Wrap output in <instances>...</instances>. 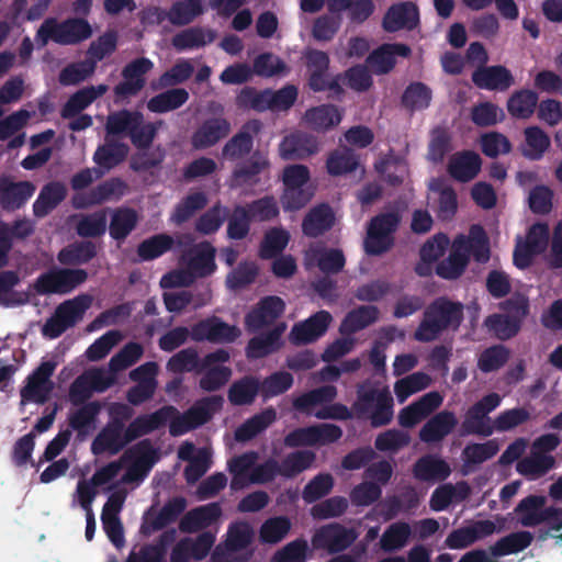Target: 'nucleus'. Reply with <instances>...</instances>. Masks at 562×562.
Wrapping results in <instances>:
<instances>
[{
  "mask_svg": "<svg viewBox=\"0 0 562 562\" xmlns=\"http://www.w3.org/2000/svg\"><path fill=\"white\" fill-rule=\"evenodd\" d=\"M463 321V304L445 296L435 299L424 311L423 319L414 333L419 342H430L448 329L457 330Z\"/></svg>",
  "mask_w": 562,
  "mask_h": 562,
  "instance_id": "nucleus-1",
  "label": "nucleus"
},
{
  "mask_svg": "<svg viewBox=\"0 0 562 562\" xmlns=\"http://www.w3.org/2000/svg\"><path fill=\"white\" fill-rule=\"evenodd\" d=\"M92 26L83 18L75 16L58 21L56 18H46L35 34L38 47L46 46L50 41L61 45H78L92 36Z\"/></svg>",
  "mask_w": 562,
  "mask_h": 562,
  "instance_id": "nucleus-2",
  "label": "nucleus"
},
{
  "mask_svg": "<svg viewBox=\"0 0 562 562\" xmlns=\"http://www.w3.org/2000/svg\"><path fill=\"white\" fill-rule=\"evenodd\" d=\"M224 398L221 395H211L198 400L183 414L179 412L170 418L169 434L172 437L182 436L209 423L213 415L223 407Z\"/></svg>",
  "mask_w": 562,
  "mask_h": 562,
  "instance_id": "nucleus-3",
  "label": "nucleus"
},
{
  "mask_svg": "<svg viewBox=\"0 0 562 562\" xmlns=\"http://www.w3.org/2000/svg\"><path fill=\"white\" fill-rule=\"evenodd\" d=\"M87 279L85 269L52 268L36 278L33 289L38 295L68 294Z\"/></svg>",
  "mask_w": 562,
  "mask_h": 562,
  "instance_id": "nucleus-4",
  "label": "nucleus"
},
{
  "mask_svg": "<svg viewBox=\"0 0 562 562\" xmlns=\"http://www.w3.org/2000/svg\"><path fill=\"white\" fill-rule=\"evenodd\" d=\"M400 223L401 216L397 212L380 213L372 217L363 244L366 252L380 256L389 251L394 245L393 234Z\"/></svg>",
  "mask_w": 562,
  "mask_h": 562,
  "instance_id": "nucleus-5",
  "label": "nucleus"
},
{
  "mask_svg": "<svg viewBox=\"0 0 562 562\" xmlns=\"http://www.w3.org/2000/svg\"><path fill=\"white\" fill-rule=\"evenodd\" d=\"M57 367L55 361H43L27 378L20 390L21 405L26 403L45 404L54 390L50 380Z\"/></svg>",
  "mask_w": 562,
  "mask_h": 562,
  "instance_id": "nucleus-6",
  "label": "nucleus"
},
{
  "mask_svg": "<svg viewBox=\"0 0 562 562\" xmlns=\"http://www.w3.org/2000/svg\"><path fill=\"white\" fill-rule=\"evenodd\" d=\"M154 67L147 57L136 58L122 69L123 81L119 82L113 92L116 99H126L137 95L146 85L145 75Z\"/></svg>",
  "mask_w": 562,
  "mask_h": 562,
  "instance_id": "nucleus-7",
  "label": "nucleus"
},
{
  "mask_svg": "<svg viewBox=\"0 0 562 562\" xmlns=\"http://www.w3.org/2000/svg\"><path fill=\"white\" fill-rule=\"evenodd\" d=\"M128 461H132V464L127 468L123 481L131 483L143 479L156 461V450L151 441L143 439L127 449L121 458V463Z\"/></svg>",
  "mask_w": 562,
  "mask_h": 562,
  "instance_id": "nucleus-8",
  "label": "nucleus"
},
{
  "mask_svg": "<svg viewBox=\"0 0 562 562\" xmlns=\"http://www.w3.org/2000/svg\"><path fill=\"white\" fill-rule=\"evenodd\" d=\"M285 311L284 301L277 295H268L259 300L257 305L246 314L245 326L249 333L272 325Z\"/></svg>",
  "mask_w": 562,
  "mask_h": 562,
  "instance_id": "nucleus-9",
  "label": "nucleus"
},
{
  "mask_svg": "<svg viewBox=\"0 0 562 562\" xmlns=\"http://www.w3.org/2000/svg\"><path fill=\"white\" fill-rule=\"evenodd\" d=\"M36 187L27 180L14 181L9 175L0 176V207L5 212L22 209L35 193Z\"/></svg>",
  "mask_w": 562,
  "mask_h": 562,
  "instance_id": "nucleus-10",
  "label": "nucleus"
},
{
  "mask_svg": "<svg viewBox=\"0 0 562 562\" xmlns=\"http://www.w3.org/2000/svg\"><path fill=\"white\" fill-rule=\"evenodd\" d=\"M497 531L496 525L490 519L474 520L469 525L453 529L445 540V547L461 550L471 547Z\"/></svg>",
  "mask_w": 562,
  "mask_h": 562,
  "instance_id": "nucleus-11",
  "label": "nucleus"
},
{
  "mask_svg": "<svg viewBox=\"0 0 562 562\" xmlns=\"http://www.w3.org/2000/svg\"><path fill=\"white\" fill-rule=\"evenodd\" d=\"M240 334L237 326L229 325L216 316L200 321L191 328V338L194 341L228 344L234 342Z\"/></svg>",
  "mask_w": 562,
  "mask_h": 562,
  "instance_id": "nucleus-12",
  "label": "nucleus"
},
{
  "mask_svg": "<svg viewBox=\"0 0 562 562\" xmlns=\"http://www.w3.org/2000/svg\"><path fill=\"white\" fill-rule=\"evenodd\" d=\"M357 538L358 532L353 528L333 522L319 528L313 542L316 548L325 549L329 553H339L348 549Z\"/></svg>",
  "mask_w": 562,
  "mask_h": 562,
  "instance_id": "nucleus-13",
  "label": "nucleus"
},
{
  "mask_svg": "<svg viewBox=\"0 0 562 562\" xmlns=\"http://www.w3.org/2000/svg\"><path fill=\"white\" fill-rule=\"evenodd\" d=\"M192 238L189 234H179L176 238L169 234L160 233L153 235L137 246L136 252L142 261L155 260L175 247L183 248L191 245Z\"/></svg>",
  "mask_w": 562,
  "mask_h": 562,
  "instance_id": "nucleus-14",
  "label": "nucleus"
},
{
  "mask_svg": "<svg viewBox=\"0 0 562 562\" xmlns=\"http://www.w3.org/2000/svg\"><path fill=\"white\" fill-rule=\"evenodd\" d=\"M333 321L327 311H318L307 319L293 325L289 339L294 346L307 345L324 336Z\"/></svg>",
  "mask_w": 562,
  "mask_h": 562,
  "instance_id": "nucleus-15",
  "label": "nucleus"
},
{
  "mask_svg": "<svg viewBox=\"0 0 562 562\" xmlns=\"http://www.w3.org/2000/svg\"><path fill=\"white\" fill-rule=\"evenodd\" d=\"M411 55L412 49L407 44L384 43L368 55L366 64L374 75L381 76L394 69L397 56L408 58Z\"/></svg>",
  "mask_w": 562,
  "mask_h": 562,
  "instance_id": "nucleus-16",
  "label": "nucleus"
},
{
  "mask_svg": "<svg viewBox=\"0 0 562 562\" xmlns=\"http://www.w3.org/2000/svg\"><path fill=\"white\" fill-rule=\"evenodd\" d=\"M231 123L222 116H213L204 120L192 133L190 143L196 150L207 149L228 136Z\"/></svg>",
  "mask_w": 562,
  "mask_h": 562,
  "instance_id": "nucleus-17",
  "label": "nucleus"
},
{
  "mask_svg": "<svg viewBox=\"0 0 562 562\" xmlns=\"http://www.w3.org/2000/svg\"><path fill=\"white\" fill-rule=\"evenodd\" d=\"M259 120L246 122L222 148V156L231 161L239 160L249 155L254 148V137L260 132Z\"/></svg>",
  "mask_w": 562,
  "mask_h": 562,
  "instance_id": "nucleus-18",
  "label": "nucleus"
},
{
  "mask_svg": "<svg viewBox=\"0 0 562 562\" xmlns=\"http://www.w3.org/2000/svg\"><path fill=\"white\" fill-rule=\"evenodd\" d=\"M128 445L125 439V425L117 419H110L100 430L91 443V452L100 456L108 452L111 456L117 454Z\"/></svg>",
  "mask_w": 562,
  "mask_h": 562,
  "instance_id": "nucleus-19",
  "label": "nucleus"
},
{
  "mask_svg": "<svg viewBox=\"0 0 562 562\" xmlns=\"http://www.w3.org/2000/svg\"><path fill=\"white\" fill-rule=\"evenodd\" d=\"M419 24V10L416 3L411 1L392 4L382 20V27L390 33L400 30L412 31Z\"/></svg>",
  "mask_w": 562,
  "mask_h": 562,
  "instance_id": "nucleus-20",
  "label": "nucleus"
},
{
  "mask_svg": "<svg viewBox=\"0 0 562 562\" xmlns=\"http://www.w3.org/2000/svg\"><path fill=\"white\" fill-rule=\"evenodd\" d=\"M472 82L479 89L488 91H506L515 78L509 69L502 65L477 67L471 76Z\"/></svg>",
  "mask_w": 562,
  "mask_h": 562,
  "instance_id": "nucleus-21",
  "label": "nucleus"
},
{
  "mask_svg": "<svg viewBox=\"0 0 562 562\" xmlns=\"http://www.w3.org/2000/svg\"><path fill=\"white\" fill-rule=\"evenodd\" d=\"M284 330L285 324L281 323L272 329L250 338L245 348L247 359L258 360L278 352L283 346L282 335Z\"/></svg>",
  "mask_w": 562,
  "mask_h": 562,
  "instance_id": "nucleus-22",
  "label": "nucleus"
},
{
  "mask_svg": "<svg viewBox=\"0 0 562 562\" xmlns=\"http://www.w3.org/2000/svg\"><path fill=\"white\" fill-rule=\"evenodd\" d=\"M547 498L542 495H528L522 498L514 512L522 527H536L544 522L555 510L553 506L546 507Z\"/></svg>",
  "mask_w": 562,
  "mask_h": 562,
  "instance_id": "nucleus-23",
  "label": "nucleus"
},
{
  "mask_svg": "<svg viewBox=\"0 0 562 562\" xmlns=\"http://www.w3.org/2000/svg\"><path fill=\"white\" fill-rule=\"evenodd\" d=\"M216 249L209 243L203 241L191 248L183 258H187L186 267L193 278H206L216 270Z\"/></svg>",
  "mask_w": 562,
  "mask_h": 562,
  "instance_id": "nucleus-24",
  "label": "nucleus"
},
{
  "mask_svg": "<svg viewBox=\"0 0 562 562\" xmlns=\"http://www.w3.org/2000/svg\"><path fill=\"white\" fill-rule=\"evenodd\" d=\"M222 515L218 503H210L189 510L179 522V530L186 533L196 532L213 525Z\"/></svg>",
  "mask_w": 562,
  "mask_h": 562,
  "instance_id": "nucleus-25",
  "label": "nucleus"
},
{
  "mask_svg": "<svg viewBox=\"0 0 562 562\" xmlns=\"http://www.w3.org/2000/svg\"><path fill=\"white\" fill-rule=\"evenodd\" d=\"M482 159L473 150H463L451 156L448 162V172L459 182H469L480 172Z\"/></svg>",
  "mask_w": 562,
  "mask_h": 562,
  "instance_id": "nucleus-26",
  "label": "nucleus"
},
{
  "mask_svg": "<svg viewBox=\"0 0 562 562\" xmlns=\"http://www.w3.org/2000/svg\"><path fill=\"white\" fill-rule=\"evenodd\" d=\"M318 150L315 136L305 132H296L285 136L280 144V154L284 159H304Z\"/></svg>",
  "mask_w": 562,
  "mask_h": 562,
  "instance_id": "nucleus-27",
  "label": "nucleus"
},
{
  "mask_svg": "<svg viewBox=\"0 0 562 562\" xmlns=\"http://www.w3.org/2000/svg\"><path fill=\"white\" fill-rule=\"evenodd\" d=\"M176 529L165 530L155 543L142 546L138 552L132 551L126 562H165L167 550L176 541Z\"/></svg>",
  "mask_w": 562,
  "mask_h": 562,
  "instance_id": "nucleus-28",
  "label": "nucleus"
},
{
  "mask_svg": "<svg viewBox=\"0 0 562 562\" xmlns=\"http://www.w3.org/2000/svg\"><path fill=\"white\" fill-rule=\"evenodd\" d=\"M335 223L333 210L327 204L312 207L302 221V232L306 237L317 238L331 229Z\"/></svg>",
  "mask_w": 562,
  "mask_h": 562,
  "instance_id": "nucleus-29",
  "label": "nucleus"
},
{
  "mask_svg": "<svg viewBox=\"0 0 562 562\" xmlns=\"http://www.w3.org/2000/svg\"><path fill=\"white\" fill-rule=\"evenodd\" d=\"M186 507L187 499L182 496L169 499L153 519L145 520L140 528L142 533L149 536L155 531L162 530L168 525L175 522L184 512Z\"/></svg>",
  "mask_w": 562,
  "mask_h": 562,
  "instance_id": "nucleus-30",
  "label": "nucleus"
},
{
  "mask_svg": "<svg viewBox=\"0 0 562 562\" xmlns=\"http://www.w3.org/2000/svg\"><path fill=\"white\" fill-rule=\"evenodd\" d=\"M457 424L458 419L453 412H439L422 427L419 438L428 443L439 442L454 429Z\"/></svg>",
  "mask_w": 562,
  "mask_h": 562,
  "instance_id": "nucleus-31",
  "label": "nucleus"
},
{
  "mask_svg": "<svg viewBox=\"0 0 562 562\" xmlns=\"http://www.w3.org/2000/svg\"><path fill=\"white\" fill-rule=\"evenodd\" d=\"M342 120V112L334 104H321L306 110L304 121L316 132H326L337 126Z\"/></svg>",
  "mask_w": 562,
  "mask_h": 562,
  "instance_id": "nucleus-32",
  "label": "nucleus"
},
{
  "mask_svg": "<svg viewBox=\"0 0 562 562\" xmlns=\"http://www.w3.org/2000/svg\"><path fill=\"white\" fill-rule=\"evenodd\" d=\"M67 196V188L60 181H52L45 184L33 203V213L42 218L56 209Z\"/></svg>",
  "mask_w": 562,
  "mask_h": 562,
  "instance_id": "nucleus-33",
  "label": "nucleus"
},
{
  "mask_svg": "<svg viewBox=\"0 0 562 562\" xmlns=\"http://www.w3.org/2000/svg\"><path fill=\"white\" fill-rule=\"evenodd\" d=\"M108 91V86L99 85L97 87L89 86L79 89L69 97L61 108L60 115L63 119H74L87 109L94 100L103 95Z\"/></svg>",
  "mask_w": 562,
  "mask_h": 562,
  "instance_id": "nucleus-34",
  "label": "nucleus"
},
{
  "mask_svg": "<svg viewBox=\"0 0 562 562\" xmlns=\"http://www.w3.org/2000/svg\"><path fill=\"white\" fill-rule=\"evenodd\" d=\"M379 314L380 311L374 305H360L346 314L340 323L339 333L341 335L356 334L375 323Z\"/></svg>",
  "mask_w": 562,
  "mask_h": 562,
  "instance_id": "nucleus-35",
  "label": "nucleus"
},
{
  "mask_svg": "<svg viewBox=\"0 0 562 562\" xmlns=\"http://www.w3.org/2000/svg\"><path fill=\"white\" fill-rule=\"evenodd\" d=\"M139 215L136 210L121 206L112 212L109 224V234L116 241H124L136 228Z\"/></svg>",
  "mask_w": 562,
  "mask_h": 562,
  "instance_id": "nucleus-36",
  "label": "nucleus"
},
{
  "mask_svg": "<svg viewBox=\"0 0 562 562\" xmlns=\"http://www.w3.org/2000/svg\"><path fill=\"white\" fill-rule=\"evenodd\" d=\"M260 395V380L254 375H245L234 381L227 392V398L234 406L251 405Z\"/></svg>",
  "mask_w": 562,
  "mask_h": 562,
  "instance_id": "nucleus-37",
  "label": "nucleus"
},
{
  "mask_svg": "<svg viewBox=\"0 0 562 562\" xmlns=\"http://www.w3.org/2000/svg\"><path fill=\"white\" fill-rule=\"evenodd\" d=\"M384 394H390L386 387L380 390L371 380H366L357 385V398L351 408L357 417H367Z\"/></svg>",
  "mask_w": 562,
  "mask_h": 562,
  "instance_id": "nucleus-38",
  "label": "nucleus"
},
{
  "mask_svg": "<svg viewBox=\"0 0 562 562\" xmlns=\"http://www.w3.org/2000/svg\"><path fill=\"white\" fill-rule=\"evenodd\" d=\"M216 32L212 29L202 26H192L177 33L172 37V46L178 52H183L192 48H200L214 42Z\"/></svg>",
  "mask_w": 562,
  "mask_h": 562,
  "instance_id": "nucleus-39",
  "label": "nucleus"
},
{
  "mask_svg": "<svg viewBox=\"0 0 562 562\" xmlns=\"http://www.w3.org/2000/svg\"><path fill=\"white\" fill-rule=\"evenodd\" d=\"M102 405L99 401H91L81 405L68 417L69 427L78 432V436L86 437L94 428L98 415Z\"/></svg>",
  "mask_w": 562,
  "mask_h": 562,
  "instance_id": "nucleus-40",
  "label": "nucleus"
},
{
  "mask_svg": "<svg viewBox=\"0 0 562 562\" xmlns=\"http://www.w3.org/2000/svg\"><path fill=\"white\" fill-rule=\"evenodd\" d=\"M413 473L419 481H443L450 475L451 469L443 459L427 454L416 461Z\"/></svg>",
  "mask_w": 562,
  "mask_h": 562,
  "instance_id": "nucleus-41",
  "label": "nucleus"
},
{
  "mask_svg": "<svg viewBox=\"0 0 562 562\" xmlns=\"http://www.w3.org/2000/svg\"><path fill=\"white\" fill-rule=\"evenodd\" d=\"M269 168L267 158L255 154L248 160L238 164L232 172V184L234 187H241L245 184H256L259 179L258 176Z\"/></svg>",
  "mask_w": 562,
  "mask_h": 562,
  "instance_id": "nucleus-42",
  "label": "nucleus"
},
{
  "mask_svg": "<svg viewBox=\"0 0 562 562\" xmlns=\"http://www.w3.org/2000/svg\"><path fill=\"white\" fill-rule=\"evenodd\" d=\"M277 419V412L273 407H267L260 413L254 415L244 422L235 430V439L239 442H246L254 439L257 435L267 429Z\"/></svg>",
  "mask_w": 562,
  "mask_h": 562,
  "instance_id": "nucleus-43",
  "label": "nucleus"
},
{
  "mask_svg": "<svg viewBox=\"0 0 562 562\" xmlns=\"http://www.w3.org/2000/svg\"><path fill=\"white\" fill-rule=\"evenodd\" d=\"M532 541L533 535L530 531H515L498 539L493 546L490 547V552L494 558L516 554L530 547Z\"/></svg>",
  "mask_w": 562,
  "mask_h": 562,
  "instance_id": "nucleus-44",
  "label": "nucleus"
},
{
  "mask_svg": "<svg viewBox=\"0 0 562 562\" xmlns=\"http://www.w3.org/2000/svg\"><path fill=\"white\" fill-rule=\"evenodd\" d=\"M140 123H143L142 112L123 109L108 115L105 131L109 135H125L128 137Z\"/></svg>",
  "mask_w": 562,
  "mask_h": 562,
  "instance_id": "nucleus-45",
  "label": "nucleus"
},
{
  "mask_svg": "<svg viewBox=\"0 0 562 562\" xmlns=\"http://www.w3.org/2000/svg\"><path fill=\"white\" fill-rule=\"evenodd\" d=\"M102 374L92 373L90 376L79 375L69 387V398L72 405H83L91 397L93 391L102 392L109 387V384L99 385Z\"/></svg>",
  "mask_w": 562,
  "mask_h": 562,
  "instance_id": "nucleus-46",
  "label": "nucleus"
},
{
  "mask_svg": "<svg viewBox=\"0 0 562 562\" xmlns=\"http://www.w3.org/2000/svg\"><path fill=\"white\" fill-rule=\"evenodd\" d=\"M538 93L530 89L515 91L507 100V111L512 117L529 119L538 106Z\"/></svg>",
  "mask_w": 562,
  "mask_h": 562,
  "instance_id": "nucleus-47",
  "label": "nucleus"
},
{
  "mask_svg": "<svg viewBox=\"0 0 562 562\" xmlns=\"http://www.w3.org/2000/svg\"><path fill=\"white\" fill-rule=\"evenodd\" d=\"M97 256L93 241H76L64 247L57 255V260L64 266H79L91 261Z\"/></svg>",
  "mask_w": 562,
  "mask_h": 562,
  "instance_id": "nucleus-48",
  "label": "nucleus"
},
{
  "mask_svg": "<svg viewBox=\"0 0 562 562\" xmlns=\"http://www.w3.org/2000/svg\"><path fill=\"white\" fill-rule=\"evenodd\" d=\"M130 148L125 143L106 140L105 144L100 145L94 154L93 161L101 168L110 170L122 164L127 155Z\"/></svg>",
  "mask_w": 562,
  "mask_h": 562,
  "instance_id": "nucleus-49",
  "label": "nucleus"
},
{
  "mask_svg": "<svg viewBox=\"0 0 562 562\" xmlns=\"http://www.w3.org/2000/svg\"><path fill=\"white\" fill-rule=\"evenodd\" d=\"M411 537L412 528L408 522H393L382 533L380 538V548L382 551L387 553L400 551L406 547Z\"/></svg>",
  "mask_w": 562,
  "mask_h": 562,
  "instance_id": "nucleus-50",
  "label": "nucleus"
},
{
  "mask_svg": "<svg viewBox=\"0 0 562 562\" xmlns=\"http://www.w3.org/2000/svg\"><path fill=\"white\" fill-rule=\"evenodd\" d=\"M92 297L88 294H80L74 299L60 303L55 314L68 327H74L82 317L85 312L90 307Z\"/></svg>",
  "mask_w": 562,
  "mask_h": 562,
  "instance_id": "nucleus-51",
  "label": "nucleus"
},
{
  "mask_svg": "<svg viewBox=\"0 0 562 562\" xmlns=\"http://www.w3.org/2000/svg\"><path fill=\"white\" fill-rule=\"evenodd\" d=\"M189 97L184 88H172L150 98L147 109L153 113H167L181 108Z\"/></svg>",
  "mask_w": 562,
  "mask_h": 562,
  "instance_id": "nucleus-52",
  "label": "nucleus"
},
{
  "mask_svg": "<svg viewBox=\"0 0 562 562\" xmlns=\"http://www.w3.org/2000/svg\"><path fill=\"white\" fill-rule=\"evenodd\" d=\"M555 467V458L542 452H532L531 456L518 461L516 470L524 476L539 479Z\"/></svg>",
  "mask_w": 562,
  "mask_h": 562,
  "instance_id": "nucleus-53",
  "label": "nucleus"
},
{
  "mask_svg": "<svg viewBox=\"0 0 562 562\" xmlns=\"http://www.w3.org/2000/svg\"><path fill=\"white\" fill-rule=\"evenodd\" d=\"M290 241V234L288 231L279 227L270 228L266 232L260 246L259 257L263 260H269L282 255Z\"/></svg>",
  "mask_w": 562,
  "mask_h": 562,
  "instance_id": "nucleus-54",
  "label": "nucleus"
},
{
  "mask_svg": "<svg viewBox=\"0 0 562 562\" xmlns=\"http://www.w3.org/2000/svg\"><path fill=\"white\" fill-rule=\"evenodd\" d=\"M524 135L527 148L522 155L530 160L541 159L551 145L549 135L537 125L526 127Z\"/></svg>",
  "mask_w": 562,
  "mask_h": 562,
  "instance_id": "nucleus-55",
  "label": "nucleus"
},
{
  "mask_svg": "<svg viewBox=\"0 0 562 562\" xmlns=\"http://www.w3.org/2000/svg\"><path fill=\"white\" fill-rule=\"evenodd\" d=\"M20 283L16 271L5 270L0 272V305L9 307L25 304L29 300L25 293L14 291Z\"/></svg>",
  "mask_w": 562,
  "mask_h": 562,
  "instance_id": "nucleus-56",
  "label": "nucleus"
},
{
  "mask_svg": "<svg viewBox=\"0 0 562 562\" xmlns=\"http://www.w3.org/2000/svg\"><path fill=\"white\" fill-rule=\"evenodd\" d=\"M315 459L316 454L311 450L293 451L279 463L280 475L285 479H293L310 469Z\"/></svg>",
  "mask_w": 562,
  "mask_h": 562,
  "instance_id": "nucleus-57",
  "label": "nucleus"
},
{
  "mask_svg": "<svg viewBox=\"0 0 562 562\" xmlns=\"http://www.w3.org/2000/svg\"><path fill=\"white\" fill-rule=\"evenodd\" d=\"M432 93L429 87L424 82L416 81L409 83L404 90L401 102L402 105L414 112L427 109L430 105Z\"/></svg>",
  "mask_w": 562,
  "mask_h": 562,
  "instance_id": "nucleus-58",
  "label": "nucleus"
},
{
  "mask_svg": "<svg viewBox=\"0 0 562 562\" xmlns=\"http://www.w3.org/2000/svg\"><path fill=\"white\" fill-rule=\"evenodd\" d=\"M207 204L204 192H194L183 198L175 207L171 221L181 225L188 222L198 211L203 210Z\"/></svg>",
  "mask_w": 562,
  "mask_h": 562,
  "instance_id": "nucleus-59",
  "label": "nucleus"
},
{
  "mask_svg": "<svg viewBox=\"0 0 562 562\" xmlns=\"http://www.w3.org/2000/svg\"><path fill=\"white\" fill-rule=\"evenodd\" d=\"M293 375L286 371H277L260 381V396L263 402L281 395L293 385Z\"/></svg>",
  "mask_w": 562,
  "mask_h": 562,
  "instance_id": "nucleus-60",
  "label": "nucleus"
},
{
  "mask_svg": "<svg viewBox=\"0 0 562 562\" xmlns=\"http://www.w3.org/2000/svg\"><path fill=\"white\" fill-rule=\"evenodd\" d=\"M193 71L194 68L189 60H179L170 69L160 75L156 81L151 82V88L159 90L183 83L191 78Z\"/></svg>",
  "mask_w": 562,
  "mask_h": 562,
  "instance_id": "nucleus-61",
  "label": "nucleus"
},
{
  "mask_svg": "<svg viewBox=\"0 0 562 562\" xmlns=\"http://www.w3.org/2000/svg\"><path fill=\"white\" fill-rule=\"evenodd\" d=\"M432 191L438 192L436 215L440 221H451L458 211V196L451 186L434 184Z\"/></svg>",
  "mask_w": 562,
  "mask_h": 562,
  "instance_id": "nucleus-62",
  "label": "nucleus"
},
{
  "mask_svg": "<svg viewBox=\"0 0 562 562\" xmlns=\"http://www.w3.org/2000/svg\"><path fill=\"white\" fill-rule=\"evenodd\" d=\"M291 527V520L286 516L268 518L259 529V539L263 543H278L286 537Z\"/></svg>",
  "mask_w": 562,
  "mask_h": 562,
  "instance_id": "nucleus-63",
  "label": "nucleus"
},
{
  "mask_svg": "<svg viewBox=\"0 0 562 562\" xmlns=\"http://www.w3.org/2000/svg\"><path fill=\"white\" fill-rule=\"evenodd\" d=\"M359 165L358 157L350 148L334 150L327 158L326 168L331 176H341L352 172Z\"/></svg>",
  "mask_w": 562,
  "mask_h": 562,
  "instance_id": "nucleus-64",
  "label": "nucleus"
}]
</instances>
